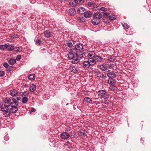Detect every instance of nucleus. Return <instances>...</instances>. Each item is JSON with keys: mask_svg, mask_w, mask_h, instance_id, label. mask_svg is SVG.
I'll return each instance as SVG.
<instances>
[{"mask_svg": "<svg viewBox=\"0 0 151 151\" xmlns=\"http://www.w3.org/2000/svg\"><path fill=\"white\" fill-rule=\"evenodd\" d=\"M80 12V10H78V12Z\"/></svg>", "mask_w": 151, "mask_h": 151, "instance_id": "603ef678", "label": "nucleus"}, {"mask_svg": "<svg viewBox=\"0 0 151 151\" xmlns=\"http://www.w3.org/2000/svg\"><path fill=\"white\" fill-rule=\"evenodd\" d=\"M93 3L92 2H89L88 3V6L89 7H91L92 6Z\"/></svg>", "mask_w": 151, "mask_h": 151, "instance_id": "79ce46f5", "label": "nucleus"}, {"mask_svg": "<svg viewBox=\"0 0 151 151\" xmlns=\"http://www.w3.org/2000/svg\"><path fill=\"white\" fill-rule=\"evenodd\" d=\"M107 64L109 66V68H113L114 67L115 65L114 64L111 63H108L107 62Z\"/></svg>", "mask_w": 151, "mask_h": 151, "instance_id": "7c9ffc66", "label": "nucleus"}, {"mask_svg": "<svg viewBox=\"0 0 151 151\" xmlns=\"http://www.w3.org/2000/svg\"><path fill=\"white\" fill-rule=\"evenodd\" d=\"M78 21L79 22H85L86 19L82 16H81L78 18Z\"/></svg>", "mask_w": 151, "mask_h": 151, "instance_id": "b1692460", "label": "nucleus"}, {"mask_svg": "<svg viewBox=\"0 0 151 151\" xmlns=\"http://www.w3.org/2000/svg\"><path fill=\"white\" fill-rule=\"evenodd\" d=\"M14 51L15 52H20L22 50V48L19 47H17L14 48Z\"/></svg>", "mask_w": 151, "mask_h": 151, "instance_id": "c756f323", "label": "nucleus"}, {"mask_svg": "<svg viewBox=\"0 0 151 151\" xmlns=\"http://www.w3.org/2000/svg\"><path fill=\"white\" fill-rule=\"evenodd\" d=\"M5 74V72L3 71H0V76L2 77L4 76Z\"/></svg>", "mask_w": 151, "mask_h": 151, "instance_id": "c9c22d12", "label": "nucleus"}, {"mask_svg": "<svg viewBox=\"0 0 151 151\" xmlns=\"http://www.w3.org/2000/svg\"><path fill=\"white\" fill-rule=\"evenodd\" d=\"M101 11H104L105 10H101Z\"/></svg>", "mask_w": 151, "mask_h": 151, "instance_id": "13d9d810", "label": "nucleus"}, {"mask_svg": "<svg viewBox=\"0 0 151 151\" xmlns=\"http://www.w3.org/2000/svg\"><path fill=\"white\" fill-rule=\"evenodd\" d=\"M4 104L9 107L13 104L18 106L19 104V102L16 101V99L14 98H12L11 99L9 98H5L4 99Z\"/></svg>", "mask_w": 151, "mask_h": 151, "instance_id": "20e7f679", "label": "nucleus"}, {"mask_svg": "<svg viewBox=\"0 0 151 151\" xmlns=\"http://www.w3.org/2000/svg\"><path fill=\"white\" fill-rule=\"evenodd\" d=\"M76 51L72 49L67 54L68 58L69 60H72V62L75 64H77L79 62L78 58H79V56L77 55Z\"/></svg>", "mask_w": 151, "mask_h": 151, "instance_id": "f03ea898", "label": "nucleus"}, {"mask_svg": "<svg viewBox=\"0 0 151 151\" xmlns=\"http://www.w3.org/2000/svg\"><path fill=\"white\" fill-rule=\"evenodd\" d=\"M99 77L102 79H106V75H104L103 73H101L99 75Z\"/></svg>", "mask_w": 151, "mask_h": 151, "instance_id": "473e14b6", "label": "nucleus"}, {"mask_svg": "<svg viewBox=\"0 0 151 151\" xmlns=\"http://www.w3.org/2000/svg\"><path fill=\"white\" fill-rule=\"evenodd\" d=\"M69 137V134L66 132H63L60 134V137L62 139H66Z\"/></svg>", "mask_w": 151, "mask_h": 151, "instance_id": "9b49d317", "label": "nucleus"}, {"mask_svg": "<svg viewBox=\"0 0 151 151\" xmlns=\"http://www.w3.org/2000/svg\"><path fill=\"white\" fill-rule=\"evenodd\" d=\"M17 106L15 105L14 106H13V105L11 106V108L9 110L10 114L11 113H15L17 112L18 110V109L17 107Z\"/></svg>", "mask_w": 151, "mask_h": 151, "instance_id": "9d476101", "label": "nucleus"}, {"mask_svg": "<svg viewBox=\"0 0 151 151\" xmlns=\"http://www.w3.org/2000/svg\"><path fill=\"white\" fill-rule=\"evenodd\" d=\"M45 36L47 37H50L52 35V33L48 30H46L44 32Z\"/></svg>", "mask_w": 151, "mask_h": 151, "instance_id": "dca6fc26", "label": "nucleus"}, {"mask_svg": "<svg viewBox=\"0 0 151 151\" xmlns=\"http://www.w3.org/2000/svg\"><path fill=\"white\" fill-rule=\"evenodd\" d=\"M12 68L13 67L12 66H10L9 68L8 69H7V71H8V72H9L11 70H12Z\"/></svg>", "mask_w": 151, "mask_h": 151, "instance_id": "37998d69", "label": "nucleus"}, {"mask_svg": "<svg viewBox=\"0 0 151 151\" xmlns=\"http://www.w3.org/2000/svg\"><path fill=\"white\" fill-rule=\"evenodd\" d=\"M79 135L82 136L83 137L86 136V134L85 133L81 131H80L79 132Z\"/></svg>", "mask_w": 151, "mask_h": 151, "instance_id": "f704fd0d", "label": "nucleus"}, {"mask_svg": "<svg viewBox=\"0 0 151 151\" xmlns=\"http://www.w3.org/2000/svg\"><path fill=\"white\" fill-rule=\"evenodd\" d=\"M69 15L72 16L76 14V10H68L67 12Z\"/></svg>", "mask_w": 151, "mask_h": 151, "instance_id": "aec40b11", "label": "nucleus"}, {"mask_svg": "<svg viewBox=\"0 0 151 151\" xmlns=\"http://www.w3.org/2000/svg\"><path fill=\"white\" fill-rule=\"evenodd\" d=\"M97 94L99 97L101 99H107L109 97V96L107 94L106 91L103 90L99 91L97 92Z\"/></svg>", "mask_w": 151, "mask_h": 151, "instance_id": "39448f33", "label": "nucleus"}, {"mask_svg": "<svg viewBox=\"0 0 151 151\" xmlns=\"http://www.w3.org/2000/svg\"><path fill=\"white\" fill-rule=\"evenodd\" d=\"M28 78L29 80L31 81L33 80L35 78V74H32L28 76Z\"/></svg>", "mask_w": 151, "mask_h": 151, "instance_id": "4be33fe9", "label": "nucleus"}, {"mask_svg": "<svg viewBox=\"0 0 151 151\" xmlns=\"http://www.w3.org/2000/svg\"><path fill=\"white\" fill-rule=\"evenodd\" d=\"M123 26L124 28V29H126L129 28V26L128 25L127 23H124L123 24Z\"/></svg>", "mask_w": 151, "mask_h": 151, "instance_id": "72a5a7b5", "label": "nucleus"}, {"mask_svg": "<svg viewBox=\"0 0 151 151\" xmlns=\"http://www.w3.org/2000/svg\"><path fill=\"white\" fill-rule=\"evenodd\" d=\"M71 71H72V72H73V73H75L77 71V70H72Z\"/></svg>", "mask_w": 151, "mask_h": 151, "instance_id": "09e8293b", "label": "nucleus"}, {"mask_svg": "<svg viewBox=\"0 0 151 151\" xmlns=\"http://www.w3.org/2000/svg\"><path fill=\"white\" fill-rule=\"evenodd\" d=\"M74 43L73 40H69L66 42V44L68 47H72L74 45Z\"/></svg>", "mask_w": 151, "mask_h": 151, "instance_id": "6ab92c4d", "label": "nucleus"}, {"mask_svg": "<svg viewBox=\"0 0 151 151\" xmlns=\"http://www.w3.org/2000/svg\"><path fill=\"white\" fill-rule=\"evenodd\" d=\"M23 95L26 97V96H27L29 95V92H28L27 91H24L23 93Z\"/></svg>", "mask_w": 151, "mask_h": 151, "instance_id": "58836bf2", "label": "nucleus"}, {"mask_svg": "<svg viewBox=\"0 0 151 151\" xmlns=\"http://www.w3.org/2000/svg\"><path fill=\"white\" fill-rule=\"evenodd\" d=\"M116 88V87L114 85H111L109 87V89L112 91L114 90Z\"/></svg>", "mask_w": 151, "mask_h": 151, "instance_id": "c85d7f7f", "label": "nucleus"}, {"mask_svg": "<svg viewBox=\"0 0 151 151\" xmlns=\"http://www.w3.org/2000/svg\"><path fill=\"white\" fill-rule=\"evenodd\" d=\"M100 104V103L98 102V103H97V104Z\"/></svg>", "mask_w": 151, "mask_h": 151, "instance_id": "6e6d98bb", "label": "nucleus"}, {"mask_svg": "<svg viewBox=\"0 0 151 151\" xmlns=\"http://www.w3.org/2000/svg\"><path fill=\"white\" fill-rule=\"evenodd\" d=\"M88 60L89 63L91 64V67L94 66L96 64V60H95L94 58H88Z\"/></svg>", "mask_w": 151, "mask_h": 151, "instance_id": "ddd939ff", "label": "nucleus"}, {"mask_svg": "<svg viewBox=\"0 0 151 151\" xmlns=\"http://www.w3.org/2000/svg\"><path fill=\"white\" fill-rule=\"evenodd\" d=\"M68 103H67L66 104V105L67 106L68 105Z\"/></svg>", "mask_w": 151, "mask_h": 151, "instance_id": "4d7b16f0", "label": "nucleus"}, {"mask_svg": "<svg viewBox=\"0 0 151 151\" xmlns=\"http://www.w3.org/2000/svg\"><path fill=\"white\" fill-rule=\"evenodd\" d=\"M108 14L104 12L101 13L97 12L95 13L93 15V18L91 20L92 23L94 25H96L99 24L100 21V19L102 16H107Z\"/></svg>", "mask_w": 151, "mask_h": 151, "instance_id": "f257e3e1", "label": "nucleus"}, {"mask_svg": "<svg viewBox=\"0 0 151 151\" xmlns=\"http://www.w3.org/2000/svg\"><path fill=\"white\" fill-rule=\"evenodd\" d=\"M36 87L35 85L33 84H32L30 86L29 90L30 91L33 92L36 90Z\"/></svg>", "mask_w": 151, "mask_h": 151, "instance_id": "5701e85b", "label": "nucleus"}, {"mask_svg": "<svg viewBox=\"0 0 151 151\" xmlns=\"http://www.w3.org/2000/svg\"><path fill=\"white\" fill-rule=\"evenodd\" d=\"M28 98L26 97H24L22 99V102L23 103H25L28 101Z\"/></svg>", "mask_w": 151, "mask_h": 151, "instance_id": "cd10ccee", "label": "nucleus"}, {"mask_svg": "<svg viewBox=\"0 0 151 151\" xmlns=\"http://www.w3.org/2000/svg\"><path fill=\"white\" fill-rule=\"evenodd\" d=\"M107 76L111 79H113L116 76V74L113 72H109L107 73Z\"/></svg>", "mask_w": 151, "mask_h": 151, "instance_id": "f3484780", "label": "nucleus"}, {"mask_svg": "<svg viewBox=\"0 0 151 151\" xmlns=\"http://www.w3.org/2000/svg\"><path fill=\"white\" fill-rule=\"evenodd\" d=\"M94 59L96 60V63L97 62H101L103 60V58L100 56L99 55H95L94 57Z\"/></svg>", "mask_w": 151, "mask_h": 151, "instance_id": "2eb2a0df", "label": "nucleus"}, {"mask_svg": "<svg viewBox=\"0 0 151 151\" xmlns=\"http://www.w3.org/2000/svg\"><path fill=\"white\" fill-rule=\"evenodd\" d=\"M0 108H1V110L4 112L3 114L4 115H6L7 116L10 115V112H9V109L8 108V106L5 104H4V106H1L0 105Z\"/></svg>", "mask_w": 151, "mask_h": 151, "instance_id": "423d86ee", "label": "nucleus"}, {"mask_svg": "<svg viewBox=\"0 0 151 151\" xmlns=\"http://www.w3.org/2000/svg\"><path fill=\"white\" fill-rule=\"evenodd\" d=\"M107 83L111 85H115L116 83L115 81L113 79H111L110 80H108Z\"/></svg>", "mask_w": 151, "mask_h": 151, "instance_id": "412c9836", "label": "nucleus"}, {"mask_svg": "<svg viewBox=\"0 0 151 151\" xmlns=\"http://www.w3.org/2000/svg\"><path fill=\"white\" fill-rule=\"evenodd\" d=\"M8 47V45L6 44L4 45H0V49L1 50H4L6 48H7Z\"/></svg>", "mask_w": 151, "mask_h": 151, "instance_id": "bb28decb", "label": "nucleus"}, {"mask_svg": "<svg viewBox=\"0 0 151 151\" xmlns=\"http://www.w3.org/2000/svg\"><path fill=\"white\" fill-rule=\"evenodd\" d=\"M20 97L19 96H18L17 97L16 99H16V101H18L20 100Z\"/></svg>", "mask_w": 151, "mask_h": 151, "instance_id": "a18cd8bd", "label": "nucleus"}, {"mask_svg": "<svg viewBox=\"0 0 151 151\" xmlns=\"http://www.w3.org/2000/svg\"><path fill=\"white\" fill-rule=\"evenodd\" d=\"M100 69L102 71H110V70H108V66L104 64H101L99 66Z\"/></svg>", "mask_w": 151, "mask_h": 151, "instance_id": "f8f14e48", "label": "nucleus"}, {"mask_svg": "<svg viewBox=\"0 0 151 151\" xmlns=\"http://www.w3.org/2000/svg\"><path fill=\"white\" fill-rule=\"evenodd\" d=\"M18 37V35H16L15 36H13V38H16V37Z\"/></svg>", "mask_w": 151, "mask_h": 151, "instance_id": "8fccbe9b", "label": "nucleus"}, {"mask_svg": "<svg viewBox=\"0 0 151 151\" xmlns=\"http://www.w3.org/2000/svg\"><path fill=\"white\" fill-rule=\"evenodd\" d=\"M107 13L108 14L107 16L106 15L104 16V17L105 18V19H104L103 20L104 22L105 23H107L109 22V21L107 20L106 21V19L109 18V19L110 20L112 21L116 19V17L115 15L112 14L111 15L108 12Z\"/></svg>", "mask_w": 151, "mask_h": 151, "instance_id": "0eeeda50", "label": "nucleus"}, {"mask_svg": "<svg viewBox=\"0 0 151 151\" xmlns=\"http://www.w3.org/2000/svg\"><path fill=\"white\" fill-rule=\"evenodd\" d=\"M7 49L8 50L12 51L14 50V47L13 46H10L8 45V47Z\"/></svg>", "mask_w": 151, "mask_h": 151, "instance_id": "2f4dec72", "label": "nucleus"}, {"mask_svg": "<svg viewBox=\"0 0 151 151\" xmlns=\"http://www.w3.org/2000/svg\"><path fill=\"white\" fill-rule=\"evenodd\" d=\"M95 55L93 51L90 52L88 54V58H94Z\"/></svg>", "mask_w": 151, "mask_h": 151, "instance_id": "a211bd4d", "label": "nucleus"}, {"mask_svg": "<svg viewBox=\"0 0 151 151\" xmlns=\"http://www.w3.org/2000/svg\"><path fill=\"white\" fill-rule=\"evenodd\" d=\"M18 92L15 89H13L10 91V94L12 96V98H14V96H16Z\"/></svg>", "mask_w": 151, "mask_h": 151, "instance_id": "4468645a", "label": "nucleus"}, {"mask_svg": "<svg viewBox=\"0 0 151 151\" xmlns=\"http://www.w3.org/2000/svg\"><path fill=\"white\" fill-rule=\"evenodd\" d=\"M9 64L7 63H5L3 64V66L5 68H7L9 67Z\"/></svg>", "mask_w": 151, "mask_h": 151, "instance_id": "4c0bfd02", "label": "nucleus"}, {"mask_svg": "<svg viewBox=\"0 0 151 151\" xmlns=\"http://www.w3.org/2000/svg\"><path fill=\"white\" fill-rule=\"evenodd\" d=\"M60 1H65V0H60Z\"/></svg>", "mask_w": 151, "mask_h": 151, "instance_id": "864d4df0", "label": "nucleus"}, {"mask_svg": "<svg viewBox=\"0 0 151 151\" xmlns=\"http://www.w3.org/2000/svg\"><path fill=\"white\" fill-rule=\"evenodd\" d=\"M83 45L81 43H77L75 46V47L73 48L76 52L77 55L79 56V58L82 57L83 56Z\"/></svg>", "mask_w": 151, "mask_h": 151, "instance_id": "7ed1b4c3", "label": "nucleus"}, {"mask_svg": "<svg viewBox=\"0 0 151 151\" xmlns=\"http://www.w3.org/2000/svg\"><path fill=\"white\" fill-rule=\"evenodd\" d=\"M91 66V64L89 63L88 60L85 61L83 63V67L84 69H87Z\"/></svg>", "mask_w": 151, "mask_h": 151, "instance_id": "1a4fd4ad", "label": "nucleus"}, {"mask_svg": "<svg viewBox=\"0 0 151 151\" xmlns=\"http://www.w3.org/2000/svg\"><path fill=\"white\" fill-rule=\"evenodd\" d=\"M21 55H18L16 58V59L17 60H19L21 58Z\"/></svg>", "mask_w": 151, "mask_h": 151, "instance_id": "ea45409f", "label": "nucleus"}, {"mask_svg": "<svg viewBox=\"0 0 151 151\" xmlns=\"http://www.w3.org/2000/svg\"><path fill=\"white\" fill-rule=\"evenodd\" d=\"M84 101L86 103H89L91 104L92 101V100H91L89 97H86L84 99Z\"/></svg>", "mask_w": 151, "mask_h": 151, "instance_id": "393cba45", "label": "nucleus"}, {"mask_svg": "<svg viewBox=\"0 0 151 151\" xmlns=\"http://www.w3.org/2000/svg\"><path fill=\"white\" fill-rule=\"evenodd\" d=\"M16 62V61L15 59H11L9 61V63L11 65H13L15 64Z\"/></svg>", "mask_w": 151, "mask_h": 151, "instance_id": "a878e982", "label": "nucleus"}, {"mask_svg": "<svg viewBox=\"0 0 151 151\" xmlns=\"http://www.w3.org/2000/svg\"><path fill=\"white\" fill-rule=\"evenodd\" d=\"M41 42V41L40 39H37L36 40V43L39 45H40Z\"/></svg>", "mask_w": 151, "mask_h": 151, "instance_id": "a19ab883", "label": "nucleus"}, {"mask_svg": "<svg viewBox=\"0 0 151 151\" xmlns=\"http://www.w3.org/2000/svg\"><path fill=\"white\" fill-rule=\"evenodd\" d=\"M107 60L109 61L113 62L114 61L115 59L111 57L110 58H109L108 59H107Z\"/></svg>", "mask_w": 151, "mask_h": 151, "instance_id": "e433bc0d", "label": "nucleus"}, {"mask_svg": "<svg viewBox=\"0 0 151 151\" xmlns=\"http://www.w3.org/2000/svg\"><path fill=\"white\" fill-rule=\"evenodd\" d=\"M80 8H81V9H84V10H85V9L84 8H82V7H81V8H79L78 9H80Z\"/></svg>", "mask_w": 151, "mask_h": 151, "instance_id": "3c124183", "label": "nucleus"}, {"mask_svg": "<svg viewBox=\"0 0 151 151\" xmlns=\"http://www.w3.org/2000/svg\"><path fill=\"white\" fill-rule=\"evenodd\" d=\"M83 16L86 18H88L91 17L92 15V14L91 12L89 10L86 11L84 12V11L86 10H83Z\"/></svg>", "mask_w": 151, "mask_h": 151, "instance_id": "6e6552de", "label": "nucleus"}, {"mask_svg": "<svg viewBox=\"0 0 151 151\" xmlns=\"http://www.w3.org/2000/svg\"><path fill=\"white\" fill-rule=\"evenodd\" d=\"M98 9H107L106 8L102 7L100 9L98 8Z\"/></svg>", "mask_w": 151, "mask_h": 151, "instance_id": "de8ad7c7", "label": "nucleus"}, {"mask_svg": "<svg viewBox=\"0 0 151 151\" xmlns=\"http://www.w3.org/2000/svg\"><path fill=\"white\" fill-rule=\"evenodd\" d=\"M104 103L106 104H109V102L106 101L104 102Z\"/></svg>", "mask_w": 151, "mask_h": 151, "instance_id": "49530a36", "label": "nucleus"}, {"mask_svg": "<svg viewBox=\"0 0 151 151\" xmlns=\"http://www.w3.org/2000/svg\"><path fill=\"white\" fill-rule=\"evenodd\" d=\"M69 9L71 10V9H75L73 8H71V9Z\"/></svg>", "mask_w": 151, "mask_h": 151, "instance_id": "5fc2aeb1", "label": "nucleus"}, {"mask_svg": "<svg viewBox=\"0 0 151 151\" xmlns=\"http://www.w3.org/2000/svg\"><path fill=\"white\" fill-rule=\"evenodd\" d=\"M35 111V108H32L31 109V111H29V112L30 113H31V112H34Z\"/></svg>", "mask_w": 151, "mask_h": 151, "instance_id": "c03bdc74", "label": "nucleus"}]
</instances>
